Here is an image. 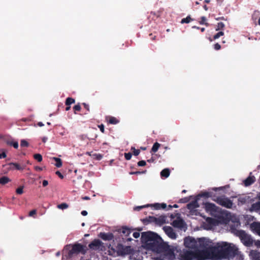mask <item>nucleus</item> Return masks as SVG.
<instances>
[{"mask_svg":"<svg viewBox=\"0 0 260 260\" xmlns=\"http://www.w3.org/2000/svg\"><path fill=\"white\" fill-rule=\"evenodd\" d=\"M259 15L260 12L257 10L255 11L252 15V19L254 21V23L255 25H256V20L257 18L258 19V18L259 17Z\"/></svg>","mask_w":260,"mask_h":260,"instance_id":"5701e85b","label":"nucleus"},{"mask_svg":"<svg viewBox=\"0 0 260 260\" xmlns=\"http://www.w3.org/2000/svg\"><path fill=\"white\" fill-rule=\"evenodd\" d=\"M120 233L124 234L125 236H128L131 233L129 229L127 227H123L121 230Z\"/></svg>","mask_w":260,"mask_h":260,"instance_id":"393cba45","label":"nucleus"},{"mask_svg":"<svg viewBox=\"0 0 260 260\" xmlns=\"http://www.w3.org/2000/svg\"><path fill=\"white\" fill-rule=\"evenodd\" d=\"M182 257L183 260H194L197 254L194 252L187 251L183 254Z\"/></svg>","mask_w":260,"mask_h":260,"instance_id":"ddd939ff","label":"nucleus"},{"mask_svg":"<svg viewBox=\"0 0 260 260\" xmlns=\"http://www.w3.org/2000/svg\"><path fill=\"white\" fill-rule=\"evenodd\" d=\"M133 237L135 238H138L140 237V233L139 232H134L133 234Z\"/></svg>","mask_w":260,"mask_h":260,"instance_id":"13d9d810","label":"nucleus"},{"mask_svg":"<svg viewBox=\"0 0 260 260\" xmlns=\"http://www.w3.org/2000/svg\"><path fill=\"white\" fill-rule=\"evenodd\" d=\"M188 201V200L187 199V198H184V199H181L180 200V203H186Z\"/></svg>","mask_w":260,"mask_h":260,"instance_id":"680f3d73","label":"nucleus"},{"mask_svg":"<svg viewBox=\"0 0 260 260\" xmlns=\"http://www.w3.org/2000/svg\"><path fill=\"white\" fill-rule=\"evenodd\" d=\"M160 146V144L158 143V142L154 143V144L153 145L152 148H151V151L153 153L157 152L158 149H159Z\"/></svg>","mask_w":260,"mask_h":260,"instance_id":"cd10ccee","label":"nucleus"},{"mask_svg":"<svg viewBox=\"0 0 260 260\" xmlns=\"http://www.w3.org/2000/svg\"><path fill=\"white\" fill-rule=\"evenodd\" d=\"M82 105H83L84 108L86 109L87 111L89 112L90 111V110H89V105L88 104L83 103L82 104Z\"/></svg>","mask_w":260,"mask_h":260,"instance_id":"bf43d9fd","label":"nucleus"},{"mask_svg":"<svg viewBox=\"0 0 260 260\" xmlns=\"http://www.w3.org/2000/svg\"><path fill=\"white\" fill-rule=\"evenodd\" d=\"M252 173H250V176L243 181L245 186H248L252 184L255 181V178L254 176H250Z\"/></svg>","mask_w":260,"mask_h":260,"instance_id":"f3484780","label":"nucleus"},{"mask_svg":"<svg viewBox=\"0 0 260 260\" xmlns=\"http://www.w3.org/2000/svg\"><path fill=\"white\" fill-rule=\"evenodd\" d=\"M16 193L18 194H21L23 192V187L20 186L17 188L16 189Z\"/></svg>","mask_w":260,"mask_h":260,"instance_id":"a18cd8bd","label":"nucleus"},{"mask_svg":"<svg viewBox=\"0 0 260 260\" xmlns=\"http://www.w3.org/2000/svg\"><path fill=\"white\" fill-rule=\"evenodd\" d=\"M10 168L12 170H23L25 169V166H21L17 163L11 162L9 164Z\"/></svg>","mask_w":260,"mask_h":260,"instance_id":"6ab92c4d","label":"nucleus"},{"mask_svg":"<svg viewBox=\"0 0 260 260\" xmlns=\"http://www.w3.org/2000/svg\"><path fill=\"white\" fill-rule=\"evenodd\" d=\"M251 230L256 232L260 236V223L253 222L250 225Z\"/></svg>","mask_w":260,"mask_h":260,"instance_id":"a211bd4d","label":"nucleus"},{"mask_svg":"<svg viewBox=\"0 0 260 260\" xmlns=\"http://www.w3.org/2000/svg\"><path fill=\"white\" fill-rule=\"evenodd\" d=\"M158 236L157 234L150 231L143 232L141 234V240L142 242L147 244L153 241Z\"/></svg>","mask_w":260,"mask_h":260,"instance_id":"0eeeda50","label":"nucleus"},{"mask_svg":"<svg viewBox=\"0 0 260 260\" xmlns=\"http://www.w3.org/2000/svg\"><path fill=\"white\" fill-rule=\"evenodd\" d=\"M238 232L241 242L245 246H250L252 245L253 241L250 236L242 230L239 231Z\"/></svg>","mask_w":260,"mask_h":260,"instance_id":"39448f33","label":"nucleus"},{"mask_svg":"<svg viewBox=\"0 0 260 260\" xmlns=\"http://www.w3.org/2000/svg\"><path fill=\"white\" fill-rule=\"evenodd\" d=\"M149 205L151 206V205ZM152 206H153L154 208L156 210L160 209V206L159 203H155Z\"/></svg>","mask_w":260,"mask_h":260,"instance_id":"8fccbe9b","label":"nucleus"},{"mask_svg":"<svg viewBox=\"0 0 260 260\" xmlns=\"http://www.w3.org/2000/svg\"><path fill=\"white\" fill-rule=\"evenodd\" d=\"M82 199L83 200H89L90 199V198L89 197L85 196V197H82Z\"/></svg>","mask_w":260,"mask_h":260,"instance_id":"338daca9","label":"nucleus"},{"mask_svg":"<svg viewBox=\"0 0 260 260\" xmlns=\"http://www.w3.org/2000/svg\"><path fill=\"white\" fill-rule=\"evenodd\" d=\"M131 150L135 156H138L140 153V150L136 149L134 147H132Z\"/></svg>","mask_w":260,"mask_h":260,"instance_id":"e433bc0d","label":"nucleus"},{"mask_svg":"<svg viewBox=\"0 0 260 260\" xmlns=\"http://www.w3.org/2000/svg\"><path fill=\"white\" fill-rule=\"evenodd\" d=\"M10 181V179L7 176H3L0 178V184L5 185Z\"/></svg>","mask_w":260,"mask_h":260,"instance_id":"b1692460","label":"nucleus"},{"mask_svg":"<svg viewBox=\"0 0 260 260\" xmlns=\"http://www.w3.org/2000/svg\"><path fill=\"white\" fill-rule=\"evenodd\" d=\"M53 159L55 161V166L57 168H60L62 166V163L61 159L58 157H53Z\"/></svg>","mask_w":260,"mask_h":260,"instance_id":"c85d7f7f","label":"nucleus"},{"mask_svg":"<svg viewBox=\"0 0 260 260\" xmlns=\"http://www.w3.org/2000/svg\"><path fill=\"white\" fill-rule=\"evenodd\" d=\"M81 109V106L79 103L75 105L73 107V110L74 111V112L75 114H77V112L80 111Z\"/></svg>","mask_w":260,"mask_h":260,"instance_id":"f704fd0d","label":"nucleus"},{"mask_svg":"<svg viewBox=\"0 0 260 260\" xmlns=\"http://www.w3.org/2000/svg\"><path fill=\"white\" fill-rule=\"evenodd\" d=\"M160 209H165L167 208V204L165 203L160 204Z\"/></svg>","mask_w":260,"mask_h":260,"instance_id":"e2e57ef3","label":"nucleus"},{"mask_svg":"<svg viewBox=\"0 0 260 260\" xmlns=\"http://www.w3.org/2000/svg\"><path fill=\"white\" fill-rule=\"evenodd\" d=\"M109 123L112 124H116L119 123V120L116 117L111 116L109 117Z\"/></svg>","mask_w":260,"mask_h":260,"instance_id":"a878e982","label":"nucleus"},{"mask_svg":"<svg viewBox=\"0 0 260 260\" xmlns=\"http://www.w3.org/2000/svg\"><path fill=\"white\" fill-rule=\"evenodd\" d=\"M221 48V46L219 44H218V43H216L215 44H214V49L216 50H220Z\"/></svg>","mask_w":260,"mask_h":260,"instance_id":"09e8293b","label":"nucleus"},{"mask_svg":"<svg viewBox=\"0 0 260 260\" xmlns=\"http://www.w3.org/2000/svg\"><path fill=\"white\" fill-rule=\"evenodd\" d=\"M29 145L28 143L25 140H22L20 142L21 147H28Z\"/></svg>","mask_w":260,"mask_h":260,"instance_id":"79ce46f5","label":"nucleus"},{"mask_svg":"<svg viewBox=\"0 0 260 260\" xmlns=\"http://www.w3.org/2000/svg\"><path fill=\"white\" fill-rule=\"evenodd\" d=\"M198 197H205V198H211L212 199V197L213 196L212 195V193L209 192H202L201 193L199 194Z\"/></svg>","mask_w":260,"mask_h":260,"instance_id":"bb28decb","label":"nucleus"},{"mask_svg":"<svg viewBox=\"0 0 260 260\" xmlns=\"http://www.w3.org/2000/svg\"><path fill=\"white\" fill-rule=\"evenodd\" d=\"M201 19V20L200 21V23L201 24H205L206 26L209 25V24L208 23L206 22V18L205 16H202Z\"/></svg>","mask_w":260,"mask_h":260,"instance_id":"a19ab883","label":"nucleus"},{"mask_svg":"<svg viewBox=\"0 0 260 260\" xmlns=\"http://www.w3.org/2000/svg\"><path fill=\"white\" fill-rule=\"evenodd\" d=\"M132 153L131 152L125 153H124V157L126 160H130L132 158Z\"/></svg>","mask_w":260,"mask_h":260,"instance_id":"37998d69","label":"nucleus"},{"mask_svg":"<svg viewBox=\"0 0 260 260\" xmlns=\"http://www.w3.org/2000/svg\"><path fill=\"white\" fill-rule=\"evenodd\" d=\"M88 247L94 251L102 250L104 247L103 243L99 239H94L88 245Z\"/></svg>","mask_w":260,"mask_h":260,"instance_id":"6e6552de","label":"nucleus"},{"mask_svg":"<svg viewBox=\"0 0 260 260\" xmlns=\"http://www.w3.org/2000/svg\"><path fill=\"white\" fill-rule=\"evenodd\" d=\"M149 206H150L149 204L144 206H137L134 208V210L137 211H140L142 208Z\"/></svg>","mask_w":260,"mask_h":260,"instance_id":"49530a36","label":"nucleus"},{"mask_svg":"<svg viewBox=\"0 0 260 260\" xmlns=\"http://www.w3.org/2000/svg\"><path fill=\"white\" fill-rule=\"evenodd\" d=\"M75 100L72 98H68L66 99L65 104L67 106H70V105L75 103Z\"/></svg>","mask_w":260,"mask_h":260,"instance_id":"c756f323","label":"nucleus"},{"mask_svg":"<svg viewBox=\"0 0 260 260\" xmlns=\"http://www.w3.org/2000/svg\"><path fill=\"white\" fill-rule=\"evenodd\" d=\"M170 174V171L169 169H164L160 172V176L161 177L167 178Z\"/></svg>","mask_w":260,"mask_h":260,"instance_id":"4be33fe9","label":"nucleus"},{"mask_svg":"<svg viewBox=\"0 0 260 260\" xmlns=\"http://www.w3.org/2000/svg\"><path fill=\"white\" fill-rule=\"evenodd\" d=\"M204 208L207 212H210L211 214L215 213L217 211V207L213 203H206L204 204Z\"/></svg>","mask_w":260,"mask_h":260,"instance_id":"9b49d317","label":"nucleus"},{"mask_svg":"<svg viewBox=\"0 0 260 260\" xmlns=\"http://www.w3.org/2000/svg\"><path fill=\"white\" fill-rule=\"evenodd\" d=\"M224 24L223 22H219L217 23L216 30L222 29L224 27Z\"/></svg>","mask_w":260,"mask_h":260,"instance_id":"58836bf2","label":"nucleus"},{"mask_svg":"<svg viewBox=\"0 0 260 260\" xmlns=\"http://www.w3.org/2000/svg\"><path fill=\"white\" fill-rule=\"evenodd\" d=\"M57 207L59 209L63 210L67 209L69 207V205L66 203H63L60 204H58L57 206Z\"/></svg>","mask_w":260,"mask_h":260,"instance_id":"72a5a7b5","label":"nucleus"},{"mask_svg":"<svg viewBox=\"0 0 260 260\" xmlns=\"http://www.w3.org/2000/svg\"><path fill=\"white\" fill-rule=\"evenodd\" d=\"M9 146H13L15 149H17L18 148V143L17 141H14L13 140Z\"/></svg>","mask_w":260,"mask_h":260,"instance_id":"c03bdc74","label":"nucleus"},{"mask_svg":"<svg viewBox=\"0 0 260 260\" xmlns=\"http://www.w3.org/2000/svg\"><path fill=\"white\" fill-rule=\"evenodd\" d=\"M148 249L155 252H160L163 249L162 240L159 236H158L151 242L147 244Z\"/></svg>","mask_w":260,"mask_h":260,"instance_id":"20e7f679","label":"nucleus"},{"mask_svg":"<svg viewBox=\"0 0 260 260\" xmlns=\"http://www.w3.org/2000/svg\"><path fill=\"white\" fill-rule=\"evenodd\" d=\"M238 202L241 203L242 204H243L245 203L246 199L244 198H239L238 199Z\"/></svg>","mask_w":260,"mask_h":260,"instance_id":"5fc2aeb1","label":"nucleus"},{"mask_svg":"<svg viewBox=\"0 0 260 260\" xmlns=\"http://www.w3.org/2000/svg\"><path fill=\"white\" fill-rule=\"evenodd\" d=\"M163 230L169 238L172 239H175L177 238V235L172 227L165 226L163 227Z\"/></svg>","mask_w":260,"mask_h":260,"instance_id":"9d476101","label":"nucleus"},{"mask_svg":"<svg viewBox=\"0 0 260 260\" xmlns=\"http://www.w3.org/2000/svg\"><path fill=\"white\" fill-rule=\"evenodd\" d=\"M81 214L83 215V216H86L87 215V212L85 210H83L81 212Z\"/></svg>","mask_w":260,"mask_h":260,"instance_id":"774afa93","label":"nucleus"},{"mask_svg":"<svg viewBox=\"0 0 260 260\" xmlns=\"http://www.w3.org/2000/svg\"><path fill=\"white\" fill-rule=\"evenodd\" d=\"M3 152L0 153V158L1 159L5 158L7 156L6 152L3 150Z\"/></svg>","mask_w":260,"mask_h":260,"instance_id":"603ef678","label":"nucleus"},{"mask_svg":"<svg viewBox=\"0 0 260 260\" xmlns=\"http://www.w3.org/2000/svg\"><path fill=\"white\" fill-rule=\"evenodd\" d=\"M99 128H100V131L102 133H104L105 132V127L104 124H101L100 125H98Z\"/></svg>","mask_w":260,"mask_h":260,"instance_id":"3c124183","label":"nucleus"},{"mask_svg":"<svg viewBox=\"0 0 260 260\" xmlns=\"http://www.w3.org/2000/svg\"><path fill=\"white\" fill-rule=\"evenodd\" d=\"M34 158L39 162L42 161V156L39 153L35 154L34 155Z\"/></svg>","mask_w":260,"mask_h":260,"instance_id":"c9c22d12","label":"nucleus"},{"mask_svg":"<svg viewBox=\"0 0 260 260\" xmlns=\"http://www.w3.org/2000/svg\"><path fill=\"white\" fill-rule=\"evenodd\" d=\"M35 169L36 171H41L42 170V168L39 166H36Z\"/></svg>","mask_w":260,"mask_h":260,"instance_id":"69168bd1","label":"nucleus"},{"mask_svg":"<svg viewBox=\"0 0 260 260\" xmlns=\"http://www.w3.org/2000/svg\"><path fill=\"white\" fill-rule=\"evenodd\" d=\"M192 20L193 19L189 15V16H187L186 18L182 19V20L181 21V23L182 24H183V23H188L191 21H192Z\"/></svg>","mask_w":260,"mask_h":260,"instance_id":"2f4dec72","label":"nucleus"},{"mask_svg":"<svg viewBox=\"0 0 260 260\" xmlns=\"http://www.w3.org/2000/svg\"><path fill=\"white\" fill-rule=\"evenodd\" d=\"M92 157L94 159L100 160L102 159L103 155L100 153H93Z\"/></svg>","mask_w":260,"mask_h":260,"instance_id":"473e14b6","label":"nucleus"},{"mask_svg":"<svg viewBox=\"0 0 260 260\" xmlns=\"http://www.w3.org/2000/svg\"><path fill=\"white\" fill-rule=\"evenodd\" d=\"M36 213H37V211H36V210L34 209V210L30 211L29 212L28 215L29 216H33L34 215L36 214Z\"/></svg>","mask_w":260,"mask_h":260,"instance_id":"864d4df0","label":"nucleus"},{"mask_svg":"<svg viewBox=\"0 0 260 260\" xmlns=\"http://www.w3.org/2000/svg\"><path fill=\"white\" fill-rule=\"evenodd\" d=\"M147 172L146 170H144L143 171H135V172H129L130 175H140L142 174H145Z\"/></svg>","mask_w":260,"mask_h":260,"instance_id":"ea45409f","label":"nucleus"},{"mask_svg":"<svg viewBox=\"0 0 260 260\" xmlns=\"http://www.w3.org/2000/svg\"><path fill=\"white\" fill-rule=\"evenodd\" d=\"M48 184V182L47 180H44L42 182V185L44 187L46 186Z\"/></svg>","mask_w":260,"mask_h":260,"instance_id":"052dcab7","label":"nucleus"},{"mask_svg":"<svg viewBox=\"0 0 260 260\" xmlns=\"http://www.w3.org/2000/svg\"><path fill=\"white\" fill-rule=\"evenodd\" d=\"M100 237L105 241H110L114 239V235L111 233H100L99 235Z\"/></svg>","mask_w":260,"mask_h":260,"instance_id":"4468645a","label":"nucleus"},{"mask_svg":"<svg viewBox=\"0 0 260 260\" xmlns=\"http://www.w3.org/2000/svg\"><path fill=\"white\" fill-rule=\"evenodd\" d=\"M150 218L153 219V221H154L156 223L159 224H162L166 222V217L165 216H159L158 218H155L154 217H149Z\"/></svg>","mask_w":260,"mask_h":260,"instance_id":"412c9836","label":"nucleus"},{"mask_svg":"<svg viewBox=\"0 0 260 260\" xmlns=\"http://www.w3.org/2000/svg\"><path fill=\"white\" fill-rule=\"evenodd\" d=\"M199 245L201 247L206 249L209 245V240L203 237L198 239Z\"/></svg>","mask_w":260,"mask_h":260,"instance_id":"dca6fc26","label":"nucleus"},{"mask_svg":"<svg viewBox=\"0 0 260 260\" xmlns=\"http://www.w3.org/2000/svg\"><path fill=\"white\" fill-rule=\"evenodd\" d=\"M55 174L61 179L63 178V176L62 175V174L59 171H57L56 172Z\"/></svg>","mask_w":260,"mask_h":260,"instance_id":"4d7b16f0","label":"nucleus"},{"mask_svg":"<svg viewBox=\"0 0 260 260\" xmlns=\"http://www.w3.org/2000/svg\"><path fill=\"white\" fill-rule=\"evenodd\" d=\"M221 258H233L237 254V249L226 243L221 245Z\"/></svg>","mask_w":260,"mask_h":260,"instance_id":"f257e3e1","label":"nucleus"},{"mask_svg":"<svg viewBox=\"0 0 260 260\" xmlns=\"http://www.w3.org/2000/svg\"><path fill=\"white\" fill-rule=\"evenodd\" d=\"M251 208L253 210L255 211L260 210V201H258L252 205Z\"/></svg>","mask_w":260,"mask_h":260,"instance_id":"7c9ffc66","label":"nucleus"},{"mask_svg":"<svg viewBox=\"0 0 260 260\" xmlns=\"http://www.w3.org/2000/svg\"><path fill=\"white\" fill-rule=\"evenodd\" d=\"M87 248L86 246L82 245L80 243H76L72 246V248L69 251L70 255H73L74 254H78L81 253L84 254L87 251Z\"/></svg>","mask_w":260,"mask_h":260,"instance_id":"423d86ee","label":"nucleus"},{"mask_svg":"<svg viewBox=\"0 0 260 260\" xmlns=\"http://www.w3.org/2000/svg\"><path fill=\"white\" fill-rule=\"evenodd\" d=\"M249 256L252 260H260V252L256 250L250 251Z\"/></svg>","mask_w":260,"mask_h":260,"instance_id":"2eb2a0df","label":"nucleus"},{"mask_svg":"<svg viewBox=\"0 0 260 260\" xmlns=\"http://www.w3.org/2000/svg\"><path fill=\"white\" fill-rule=\"evenodd\" d=\"M184 246L189 248H194L197 246V241L192 237H186L184 240Z\"/></svg>","mask_w":260,"mask_h":260,"instance_id":"1a4fd4ad","label":"nucleus"},{"mask_svg":"<svg viewBox=\"0 0 260 260\" xmlns=\"http://www.w3.org/2000/svg\"><path fill=\"white\" fill-rule=\"evenodd\" d=\"M198 198H197L195 200L190 202L187 205V208L189 210H193L196 208L199 207V205L198 203Z\"/></svg>","mask_w":260,"mask_h":260,"instance_id":"aec40b11","label":"nucleus"},{"mask_svg":"<svg viewBox=\"0 0 260 260\" xmlns=\"http://www.w3.org/2000/svg\"><path fill=\"white\" fill-rule=\"evenodd\" d=\"M212 200L222 207L228 209H231L233 206V201L224 195L218 197L214 195L212 197Z\"/></svg>","mask_w":260,"mask_h":260,"instance_id":"7ed1b4c3","label":"nucleus"},{"mask_svg":"<svg viewBox=\"0 0 260 260\" xmlns=\"http://www.w3.org/2000/svg\"><path fill=\"white\" fill-rule=\"evenodd\" d=\"M146 165V161L145 160H140L138 162V166L139 167H143Z\"/></svg>","mask_w":260,"mask_h":260,"instance_id":"de8ad7c7","label":"nucleus"},{"mask_svg":"<svg viewBox=\"0 0 260 260\" xmlns=\"http://www.w3.org/2000/svg\"><path fill=\"white\" fill-rule=\"evenodd\" d=\"M202 253L206 258L214 257L221 258V245L208 247L203 250Z\"/></svg>","mask_w":260,"mask_h":260,"instance_id":"f03ea898","label":"nucleus"},{"mask_svg":"<svg viewBox=\"0 0 260 260\" xmlns=\"http://www.w3.org/2000/svg\"><path fill=\"white\" fill-rule=\"evenodd\" d=\"M223 35H224V32L223 31H219V32H217V34H216L213 36V39L216 40V39H218L220 37L222 36Z\"/></svg>","mask_w":260,"mask_h":260,"instance_id":"4c0bfd02","label":"nucleus"},{"mask_svg":"<svg viewBox=\"0 0 260 260\" xmlns=\"http://www.w3.org/2000/svg\"><path fill=\"white\" fill-rule=\"evenodd\" d=\"M172 226H173L175 228H178L182 230L185 225V223L184 220L181 218H177L176 220H174L172 223H171Z\"/></svg>","mask_w":260,"mask_h":260,"instance_id":"f8f14e48","label":"nucleus"},{"mask_svg":"<svg viewBox=\"0 0 260 260\" xmlns=\"http://www.w3.org/2000/svg\"><path fill=\"white\" fill-rule=\"evenodd\" d=\"M5 141L7 145H10L11 142L13 141V140L10 139V138H7L5 139Z\"/></svg>","mask_w":260,"mask_h":260,"instance_id":"6e6d98bb","label":"nucleus"},{"mask_svg":"<svg viewBox=\"0 0 260 260\" xmlns=\"http://www.w3.org/2000/svg\"><path fill=\"white\" fill-rule=\"evenodd\" d=\"M194 260H205V257L201 256H197Z\"/></svg>","mask_w":260,"mask_h":260,"instance_id":"0e129e2a","label":"nucleus"}]
</instances>
